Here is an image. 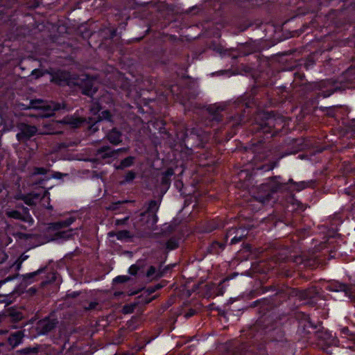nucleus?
Here are the masks:
<instances>
[{
    "label": "nucleus",
    "mask_w": 355,
    "mask_h": 355,
    "mask_svg": "<svg viewBox=\"0 0 355 355\" xmlns=\"http://www.w3.org/2000/svg\"><path fill=\"white\" fill-rule=\"evenodd\" d=\"M159 209V205L156 201L152 200L149 202L148 209L134 218L135 225H144L155 224L157 221L156 212Z\"/></svg>",
    "instance_id": "obj_1"
},
{
    "label": "nucleus",
    "mask_w": 355,
    "mask_h": 355,
    "mask_svg": "<svg viewBox=\"0 0 355 355\" xmlns=\"http://www.w3.org/2000/svg\"><path fill=\"white\" fill-rule=\"evenodd\" d=\"M80 80L82 81L81 83L77 81L76 84L80 85L84 94L92 96L97 89L95 85L96 80L87 76H83Z\"/></svg>",
    "instance_id": "obj_2"
},
{
    "label": "nucleus",
    "mask_w": 355,
    "mask_h": 355,
    "mask_svg": "<svg viewBox=\"0 0 355 355\" xmlns=\"http://www.w3.org/2000/svg\"><path fill=\"white\" fill-rule=\"evenodd\" d=\"M40 200L47 202L49 205L50 200L49 192L42 189L39 193H33L31 194L30 198H26V202L31 205L37 203V202Z\"/></svg>",
    "instance_id": "obj_3"
},
{
    "label": "nucleus",
    "mask_w": 355,
    "mask_h": 355,
    "mask_svg": "<svg viewBox=\"0 0 355 355\" xmlns=\"http://www.w3.org/2000/svg\"><path fill=\"white\" fill-rule=\"evenodd\" d=\"M37 132V128L35 126L22 125L21 127V132L17 135L18 139L24 137L29 138Z\"/></svg>",
    "instance_id": "obj_4"
},
{
    "label": "nucleus",
    "mask_w": 355,
    "mask_h": 355,
    "mask_svg": "<svg viewBox=\"0 0 355 355\" xmlns=\"http://www.w3.org/2000/svg\"><path fill=\"white\" fill-rule=\"evenodd\" d=\"M55 326L54 322L52 321L45 319L40 320L37 324V329L40 334H44L51 331Z\"/></svg>",
    "instance_id": "obj_5"
},
{
    "label": "nucleus",
    "mask_w": 355,
    "mask_h": 355,
    "mask_svg": "<svg viewBox=\"0 0 355 355\" xmlns=\"http://www.w3.org/2000/svg\"><path fill=\"white\" fill-rule=\"evenodd\" d=\"M278 186L274 185L272 181L270 182V184H264L262 185V189L264 190L266 193L264 197L260 196L259 200L262 202H264L266 200H268L270 197V191L275 192L277 190Z\"/></svg>",
    "instance_id": "obj_6"
},
{
    "label": "nucleus",
    "mask_w": 355,
    "mask_h": 355,
    "mask_svg": "<svg viewBox=\"0 0 355 355\" xmlns=\"http://www.w3.org/2000/svg\"><path fill=\"white\" fill-rule=\"evenodd\" d=\"M24 334L22 331H18L12 334L9 336L8 341L12 347H15L21 343Z\"/></svg>",
    "instance_id": "obj_7"
},
{
    "label": "nucleus",
    "mask_w": 355,
    "mask_h": 355,
    "mask_svg": "<svg viewBox=\"0 0 355 355\" xmlns=\"http://www.w3.org/2000/svg\"><path fill=\"white\" fill-rule=\"evenodd\" d=\"M122 149H118L117 150H112L110 147L105 146L103 147L97 151V155L99 157L106 158L114 157L117 153L118 151L121 150Z\"/></svg>",
    "instance_id": "obj_8"
},
{
    "label": "nucleus",
    "mask_w": 355,
    "mask_h": 355,
    "mask_svg": "<svg viewBox=\"0 0 355 355\" xmlns=\"http://www.w3.org/2000/svg\"><path fill=\"white\" fill-rule=\"evenodd\" d=\"M110 237L116 236L118 240L126 241L130 238V233L127 230L119 231L117 232H110L108 233Z\"/></svg>",
    "instance_id": "obj_9"
},
{
    "label": "nucleus",
    "mask_w": 355,
    "mask_h": 355,
    "mask_svg": "<svg viewBox=\"0 0 355 355\" xmlns=\"http://www.w3.org/2000/svg\"><path fill=\"white\" fill-rule=\"evenodd\" d=\"M32 106L33 107H35V108H44L45 110H46L48 111V112L46 114H39L40 116L41 117H48V116H50L53 114V112L54 110H58V106H57L56 105H40V106H37V105H35L33 104V103H32Z\"/></svg>",
    "instance_id": "obj_10"
},
{
    "label": "nucleus",
    "mask_w": 355,
    "mask_h": 355,
    "mask_svg": "<svg viewBox=\"0 0 355 355\" xmlns=\"http://www.w3.org/2000/svg\"><path fill=\"white\" fill-rule=\"evenodd\" d=\"M107 139L112 144H118L121 141V135L116 129H113L107 135Z\"/></svg>",
    "instance_id": "obj_11"
},
{
    "label": "nucleus",
    "mask_w": 355,
    "mask_h": 355,
    "mask_svg": "<svg viewBox=\"0 0 355 355\" xmlns=\"http://www.w3.org/2000/svg\"><path fill=\"white\" fill-rule=\"evenodd\" d=\"M74 221H75V218L74 217H69V218H67L65 220L59 221V222H57V223H55L52 224V227L54 229H58H58H61L62 227H66L69 226Z\"/></svg>",
    "instance_id": "obj_12"
},
{
    "label": "nucleus",
    "mask_w": 355,
    "mask_h": 355,
    "mask_svg": "<svg viewBox=\"0 0 355 355\" xmlns=\"http://www.w3.org/2000/svg\"><path fill=\"white\" fill-rule=\"evenodd\" d=\"M146 277L150 280L159 277V275L156 271V269L154 266H150L148 268V270L146 272Z\"/></svg>",
    "instance_id": "obj_13"
},
{
    "label": "nucleus",
    "mask_w": 355,
    "mask_h": 355,
    "mask_svg": "<svg viewBox=\"0 0 355 355\" xmlns=\"http://www.w3.org/2000/svg\"><path fill=\"white\" fill-rule=\"evenodd\" d=\"M132 163H133V157H128L124 159L123 160H122L120 166H118L117 168H123L130 166V165H132Z\"/></svg>",
    "instance_id": "obj_14"
},
{
    "label": "nucleus",
    "mask_w": 355,
    "mask_h": 355,
    "mask_svg": "<svg viewBox=\"0 0 355 355\" xmlns=\"http://www.w3.org/2000/svg\"><path fill=\"white\" fill-rule=\"evenodd\" d=\"M295 184L296 186V188H295L296 190L301 191L306 187H310L311 184V182L302 181V182H296V183H295Z\"/></svg>",
    "instance_id": "obj_15"
},
{
    "label": "nucleus",
    "mask_w": 355,
    "mask_h": 355,
    "mask_svg": "<svg viewBox=\"0 0 355 355\" xmlns=\"http://www.w3.org/2000/svg\"><path fill=\"white\" fill-rule=\"evenodd\" d=\"M41 272L40 270H38L37 271H35V272H30V273H27L26 275H24L23 276V279L25 281H27V282L28 284H31L32 282L31 281H29V279L35 277L36 275H37L40 272Z\"/></svg>",
    "instance_id": "obj_16"
},
{
    "label": "nucleus",
    "mask_w": 355,
    "mask_h": 355,
    "mask_svg": "<svg viewBox=\"0 0 355 355\" xmlns=\"http://www.w3.org/2000/svg\"><path fill=\"white\" fill-rule=\"evenodd\" d=\"M178 246V243L175 239H170L166 243V248L169 250H175Z\"/></svg>",
    "instance_id": "obj_17"
},
{
    "label": "nucleus",
    "mask_w": 355,
    "mask_h": 355,
    "mask_svg": "<svg viewBox=\"0 0 355 355\" xmlns=\"http://www.w3.org/2000/svg\"><path fill=\"white\" fill-rule=\"evenodd\" d=\"M73 230H69L67 231H63L58 233V235L60 238H63L65 239H69L72 236Z\"/></svg>",
    "instance_id": "obj_18"
},
{
    "label": "nucleus",
    "mask_w": 355,
    "mask_h": 355,
    "mask_svg": "<svg viewBox=\"0 0 355 355\" xmlns=\"http://www.w3.org/2000/svg\"><path fill=\"white\" fill-rule=\"evenodd\" d=\"M110 117V114L108 111H103L98 116V118H99L98 121H102L103 119L109 120Z\"/></svg>",
    "instance_id": "obj_19"
},
{
    "label": "nucleus",
    "mask_w": 355,
    "mask_h": 355,
    "mask_svg": "<svg viewBox=\"0 0 355 355\" xmlns=\"http://www.w3.org/2000/svg\"><path fill=\"white\" fill-rule=\"evenodd\" d=\"M8 215L9 217L14 218H21V214L17 211H9L8 213Z\"/></svg>",
    "instance_id": "obj_20"
},
{
    "label": "nucleus",
    "mask_w": 355,
    "mask_h": 355,
    "mask_svg": "<svg viewBox=\"0 0 355 355\" xmlns=\"http://www.w3.org/2000/svg\"><path fill=\"white\" fill-rule=\"evenodd\" d=\"M138 270H139V267L136 264L132 265L129 268V273L132 275H136Z\"/></svg>",
    "instance_id": "obj_21"
},
{
    "label": "nucleus",
    "mask_w": 355,
    "mask_h": 355,
    "mask_svg": "<svg viewBox=\"0 0 355 355\" xmlns=\"http://www.w3.org/2000/svg\"><path fill=\"white\" fill-rule=\"evenodd\" d=\"M65 123H69L71 125H72L73 126H75V127H77L79 125V124L82 122L80 119H74L73 121H71V120H65L64 121Z\"/></svg>",
    "instance_id": "obj_22"
},
{
    "label": "nucleus",
    "mask_w": 355,
    "mask_h": 355,
    "mask_svg": "<svg viewBox=\"0 0 355 355\" xmlns=\"http://www.w3.org/2000/svg\"><path fill=\"white\" fill-rule=\"evenodd\" d=\"M128 279L127 276H118L114 279V282L122 283L126 282Z\"/></svg>",
    "instance_id": "obj_23"
},
{
    "label": "nucleus",
    "mask_w": 355,
    "mask_h": 355,
    "mask_svg": "<svg viewBox=\"0 0 355 355\" xmlns=\"http://www.w3.org/2000/svg\"><path fill=\"white\" fill-rule=\"evenodd\" d=\"M135 178V173L132 171H129L126 174L125 179L126 182H130V181L132 180Z\"/></svg>",
    "instance_id": "obj_24"
},
{
    "label": "nucleus",
    "mask_w": 355,
    "mask_h": 355,
    "mask_svg": "<svg viewBox=\"0 0 355 355\" xmlns=\"http://www.w3.org/2000/svg\"><path fill=\"white\" fill-rule=\"evenodd\" d=\"M43 75V73L37 69H35L32 71L31 76H35L36 78L42 76Z\"/></svg>",
    "instance_id": "obj_25"
},
{
    "label": "nucleus",
    "mask_w": 355,
    "mask_h": 355,
    "mask_svg": "<svg viewBox=\"0 0 355 355\" xmlns=\"http://www.w3.org/2000/svg\"><path fill=\"white\" fill-rule=\"evenodd\" d=\"M68 73H61V76L63 78L62 80H60V81L59 82V84H61V82L62 80L67 82V84H69V81L68 80Z\"/></svg>",
    "instance_id": "obj_26"
},
{
    "label": "nucleus",
    "mask_w": 355,
    "mask_h": 355,
    "mask_svg": "<svg viewBox=\"0 0 355 355\" xmlns=\"http://www.w3.org/2000/svg\"><path fill=\"white\" fill-rule=\"evenodd\" d=\"M35 174H45L46 169L44 168H36L34 172Z\"/></svg>",
    "instance_id": "obj_27"
},
{
    "label": "nucleus",
    "mask_w": 355,
    "mask_h": 355,
    "mask_svg": "<svg viewBox=\"0 0 355 355\" xmlns=\"http://www.w3.org/2000/svg\"><path fill=\"white\" fill-rule=\"evenodd\" d=\"M241 240V236H234L232 239H231V244H235L238 242H239Z\"/></svg>",
    "instance_id": "obj_28"
},
{
    "label": "nucleus",
    "mask_w": 355,
    "mask_h": 355,
    "mask_svg": "<svg viewBox=\"0 0 355 355\" xmlns=\"http://www.w3.org/2000/svg\"><path fill=\"white\" fill-rule=\"evenodd\" d=\"M100 111V107L98 106V105H96L95 107H93L91 108V112L94 114H96L99 112Z\"/></svg>",
    "instance_id": "obj_29"
},
{
    "label": "nucleus",
    "mask_w": 355,
    "mask_h": 355,
    "mask_svg": "<svg viewBox=\"0 0 355 355\" xmlns=\"http://www.w3.org/2000/svg\"><path fill=\"white\" fill-rule=\"evenodd\" d=\"M336 291H343L346 292L347 291V286L344 284H340L338 286V288L335 289Z\"/></svg>",
    "instance_id": "obj_30"
},
{
    "label": "nucleus",
    "mask_w": 355,
    "mask_h": 355,
    "mask_svg": "<svg viewBox=\"0 0 355 355\" xmlns=\"http://www.w3.org/2000/svg\"><path fill=\"white\" fill-rule=\"evenodd\" d=\"M123 310L125 313H129L132 311V308L128 306H125Z\"/></svg>",
    "instance_id": "obj_31"
},
{
    "label": "nucleus",
    "mask_w": 355,
    "mask_h": 355,
    "mask_svg": "<svg viewBox=\"0 0 355 355\" xmlns=\"http://www.w3.org/2000/svg\"><path fill=\"white\" fill-rule=\"evenodd\" d=\"M216 247H218L221 249L224 248V245L218 242H215L213 243V248H216Z\"/></svg>",
    "instance_id": "obj_32"
},
{
    "label": "nucleus",
    "mask_w": 355,
    "mask_h": 355,
    "mask_svg": "<svg viewBox=\"0 0 355 355\" xmlns=\"http://www.w3.org/2000/svg\"><path fill=\"white\" fill-rule=\"evenodd\" d=\"M0 257L1 258L2 261H4L7 259V255L4 252L0 251Z\"/></svg>",
    "instance_id": "obj_33"
},
{
    "label": "nucleus",
    "mask_w": 355,
    "mask_h": 355,
    "mask_svg": "<svg viewBox=\"0 0 355 355\" xmlns=\"http://www.w3.org/2000/svg\"><path fill=\"white\" fill-rule=\"evenodd\" d=\"M173 174V172L172 170H168L166 173V176H171Z\"/></svg>",
    "instance_id": "obj_34"
},
{
    "label": "nucleus",
    "mask_w": 355,
    "mask_h": 355,
    "mask_svg": "<svg viewBox=\"0 0 355 355\" xmlns=\"http://www.w3.org/2000/svg\"><path fill=\"white\" fill-rule=\"evenodd\" d=\"M96 303H91L89 304V306L88 307L89 309H94L95 306H96Z\"/></svg>",
    "instance_id": "obj_35"
},
{
    "label": "nucleus",
    "mask_w": 355,
    "mask_h": 355,
    "mask_svg": "<svg viewBox=\"0 0 355 355\" xmlns=\"http://www.w3.org/2000/svg\"><path fill=\"white\" fill-rule=\"evenodd\" d=\"M21 262L22 261H19L17 265V270H19L21 266Z\"/></svg>",
    "instance_id": "obj_36"
},
{
    "label": "nucleus",
    "mask_w": 355,
    "mask_h": 355,
    "mask_svg": "<svg viewBox=\"0 0 355 355\" xmlns=\"http://www.w3.org/2000/svg\"><path fill=\"white\" fill-rule=\"evenodd\" d=\"M232 234H233V233H232V230H230V231L228 232V234L232 235Z\"/></svg>",
    "instance_id": "obj_37"
},
{
    "label": "nucleus",
    "mask_w": 355,
    "mask_h": 355,
    "mask_svg": "<svg viewBox=\"0 0 355 355\" xmlns=\"http://www.w3.org/2000/svg\"><path fill=\"white\" fill-rule=\"evenodd\" d=\"M47 208L51 209H52V207H51V206H50V205H49V206L47 207Z\"/></svg>",
    "instance_id": "obj_38"
},
{
    "label": "nucleus",
    "mask_w": 355,
    "mask_h": 355,
    "mask_svg": "<svg viewBox=\"0 0 355 355\" xmlns=\"http://www.w3.org/2000/svg\"><path fill=\"white\" fill-rule=\"evenodd\" d=\"M1 184H0V192L1 191Z\"/></svg>",
    "instance_id": "obj_39"
}]
</instances>
